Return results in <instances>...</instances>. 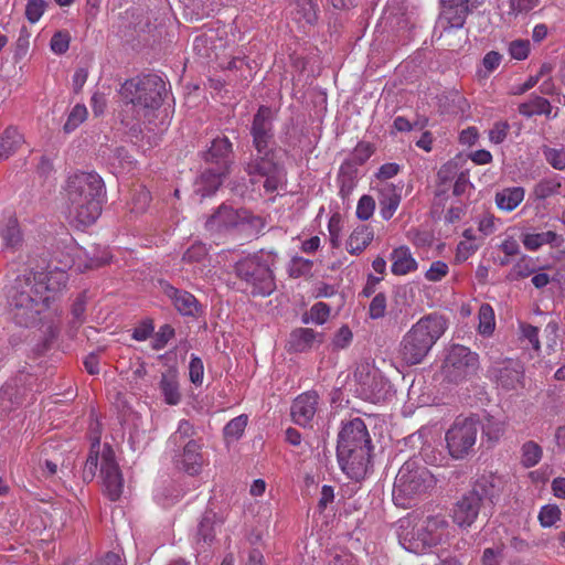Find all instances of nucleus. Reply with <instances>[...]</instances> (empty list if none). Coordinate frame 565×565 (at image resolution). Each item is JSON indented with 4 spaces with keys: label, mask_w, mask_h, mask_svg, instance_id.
Wrapping results in <instances>:
<instances>
[{
    "label": "nucleus",
    "mask_w": 565,
    "mask_h": 565,
    "mask_svg": "<svg viewBox=\"0 0 565 565\" xmlns=\"http://www.w3.org/2000/svg\"><path fill=\"white\" fill-rule=\"evenodd\" d=\"M379 191V203L381 206L380 213L384 220H390L396 212L402 200L403 184H393L390 182L379 183L376 185Z\"/></svg>",
    "instance_id": "a211bd4d"
},
{
    "label": "nucleus",
    "mask_w": 565,
    "mask_h": 565,
    "mask_svg": "<svg viewBox=\"0 0 565 565\" xmlns=\"http://www.w3.org/2000/svg\"><path fill=\"white\" fill-rule=\"evenodd\" d=\"M391 271L395 276H405L418 269V262L409 247L403 245L394 248L390 255Z\"/></svg>",
    "instance_id": "5701e85b"
},
{
    "label": "nucleus",
    "mask_w": 565,
    "mask_h": 565,
    "mask_svg": "<svg viewBox=\"0 0 565 565\" xmlns=\"http://www.w3.org/2000/svg\"><path fill=\"white\" fill-rule=\"evenodd\" d=\"M164 294L172 300L175 309L181 315L195 316L199 311L198 300L192 294L179 290L169 284L164 285Z\"/></svg>",
    "instance_id": "a878e982"
},
{
    "label": "nucleus",
    "mask_w": 565,
    "mask_h": 565,
    "mask_svg": "<svg viewBox=\"0 0 565 565\" xmlns=\"http://www.w3.org/2000/svg\"><path fill=\"white\" fill-rule=\"evenodd\" d=\"M543 456L542 447L535 441H526L521 448V462L525 468L536 466Z\"/></svg>",
    "instance_id": "58836bf2"
},
{
    "label": "nucleus",
    "mask_w": 565,
    "mask_h": 565,
    "mask_svg": "<svg viewBox=\"0 0 565 565\" xmlns=\"http://www.w3.org/2000/svg\"><path fill=\"white\" fill-rule=\"evenodd\" d=\"M509 53L515 60H525L530 53V42L527 40L512 41L509 45Z\"/></svg>",
    "instance_id": "052dcab7"
},
{
    "label": "nucleus",
    "mask_w": 565,
    "mask_h": 565,
    "mask_svg": "<svg viewBox=\"0 0 565 565\" xmlns=\"http://www.w3.org/2000/svg\"><path fill=\"white\" fill-rule=\"evenodd\" d=\"M387 299L385 294L379 292L373 297L369 306V316L371 319H380L385 316Z\"/></svg>",
    "instance_id": "3c124183"
},
{
    "label": "nucleus",
    "mask_w": 565,
    "mask_h": 565,
    "mask_svg": "<svg viewBox=\"0 0 565 565\" xmlns=\"http://www.w3.org/2000/svg\"><path fill=\"white\" fill-rule=\"evenodd\" d=\"M66 217L76 227L94 224L102 213L105 195L103 179L96 172H76L63 188Z\"/></svg>",
    "instance_id": "f03ea898"
},
{
    "label": "nucleus",
    "mask_w": 565,
    "mask_h": 565,
    "mask_svg": "<svg viewBox=\"0 0 565 565\" xmlns=\"http://www.w3.org/2000/svg\"><path fill=\"white\" fill-rule=\"evenodd\" d=\"M207 257V248L202 243L192 244L181 258L182 270L202 271Z\"/></svg>",
    "instance_id": "c756f323"
},
{
    "label": "nucleus",
    "mask_w": 565,
    "mask_h": 565,
    "mask_svg": "<svg viewBox=\"0 0 565 565\" xmlns=\"http://www.w3.org/2000/svg\"><path fill=\"white\" fill-rule=\"evenodd\" d=\"M399 166L394 162L384 163L382 164L376 174L375 178L380 183L387 182V180L394 178L399 172Z\"/></svg>",
    "instance_id": "0e129e2a"
},
{
    "label": "nucleus",
    "mask_w": 565,
    "mask_h": 565,
    "mask_svg": "<svg viewBox=\"0 0 565 565\" xmlns=\"http://www.w3.org/2000/svg\"><path fill=\"white\" fill-rule=\"evenodd\" d=\"M232 151V143L226 137H218L212 141L206 152V161L216 163V168L223 170L224 166L228 172V156Z\"/></svg>",
    "instance_id": "c85d7f7f"
},
{
    "label": "nucleus",
    "mask_w": 565,
    "mask_h": 565,
    "mask_svg": "<svg viewBox=\"0 0 565 565\" xmlns=\"http://www.w3.org/2000/svg\"><path fill=\"white\" fill-rule=\"evenodd\" d=\"M276 259V253L260 250L239 259L235 264V273L238 278L250 286L253 295L268 296L275 289L273 267Z\"/></svg>",
    "instance_id": "0eeeda50"
},
{
    "label": "nucleus",
    "mask_w": 565,
    "mask_h": 565,
    "mask_svg": "<svg viewBox=\"0 0 565 565\" xmlns=\"http://www.w3.org/2000/svg\"><path fill=\"white\" fill-rule=\"evenodd\" d=\"M319 396L316 392L299 395L292 403L291 417L297 425L306 427L313 419L318 408Z\"/></svg>",
    "instance_id": "6ab92c4d"
},
{
    "label": "nucleus",
    "mask_w": 565,
    "mask_h": 565,
    "mask_svg": "<svg viewBox=\"0 0 565 565\" xmlns=\"http://www.w3.org/2000/svg\"><path fill=\"white\" fill-rule=\"evenodd\" d=\"M87 108L84 105L77 104L71 110L67 120L64 125L65 132H72L87 118Z\"/></svg>",
    "instance_id": "49530a36"
},
{
    "label": "nucleus",
    "mask_w": 565,
    "mask_h": 565,
    "mask_svg": "<svg viewBox=\"0 0 565 565\" xmlns=\"http://www.w3.org/2000/svg\"><path fill=\"white\" fill-rule=\"evenodd\" d=\"M524 196L522 186L505 188L495 194V204L500 210L511 212L521 204Z\"/></svg>",
    "instance_id": "2f4dec72"
},
{
    "label": "nucleus",
    "mask_w": 565,
    "mask_h": 565,
    "mask_svg": "<svg viewBox=\"0 0 565 565\" xmlns=\"http://www.w3.org/2000/svg\"><path fill=\"white\" fill-rule=\"evenodd\" d=\"M100 472L106 494L116 501L121 495L124 481L110 448L103 451Z\"/></svg>",
    "instance_id": "2eb2a0df"
},
{
    "label": "nucleus",
    "mask_w": 565,
    "mask_h": 565,
    "mask_svg": "<svg viewBox=\"0 0 565 565\" xmlns=\"http://www.w3.org/2000/svg\"><path fill=\"white\" fill-rule=\"evenodd\" d=\"M564 242V237L554 231L525 233L522 235V243L527 250H537L543 245L559 247Z\"/></svg>",
    "instance_id": "cd10ccee"
},
{
    "label": "nucleus",
    "mask_w": 565,
    "mask_h": 565,
    "mask_svg": "<svg viewBox=\"0 0 565 565\" xmlns=\"http://www.w3.org/2000/svg\"><path fill=\"white\" fill-rule=\"evenodd\" d=\"M260 224V218L252 215L247 210H235L222 204L206 221V228L211 232L239 231L252 234Z\"/></svg>",
    "instance_id": "9d476101"
},
{
    "label": "nucleus",
    "mask_w": 565,
    "mask_h": 565,
    "mask_svg": "<svg viewBox=\"0 0 565 565\" xmlns=\"http://www.w3.org/2000/svg\"><path fill=\"white\" fill-rule=\"evenodd\" d=\"M245 170L253 182L255 177L265 178L264 188L267 192L278 190L286 181L284 168L276 161L273 149L257 152Z\"/></svg>",
    "instance_id": "f8f14e48"
},
{
    "label": "nucleus",
    "mask_w": 565,
    "mask_h": 565,
    "mask_svg": "<svg viewBox=\"0 0 565 565\" xmlns=\"http://www.w3.org/2000/svg\"><path fill=\"white\" fill-rule=\"evenodd\" d=\"M503 431V424L492 419H488V423L483 426V433L490 440H498Z\"/></svg>",
    "instance_id": "69168bd1"
},
{
    "label": "nucleus",
    "mask_w": 565,
    "mask_h": 565,
    "mask_svg": "<svg viewBox=\"0 0 565 565\" xmlns=\"http://www.w3.org/2000/svg\"><path fill=\"white\" fill-rule=\"evenodd\" d=\"M537 4V0H510V12L513 14L529 12Z\"/></svg>",
    "instance_id": "338daca9"
},
{
    "label": "nucleus",
    "mask_w": 565,
    "mask_h": 565,
    "mask_svg": "<svg viewBox=\"0 0 565 565\" xmlns=\"http://www.w3.org/2000/svg\"><path fill=\"white\" fill-rule=\"evenodd\" d=\"M443 10L438 19V26L443 31L460 29L470 11L469 1L441 2Z\"/></svg>",
    "instance_id": "f3484780"
},
{
    "label": "nucleus",
    "mask_w": 565,
    "mask_h": 565,
    "mask_svg": "<svg viewBox=\"0 0 565 565\" xmlns=\"http://www.w3.org/2000/svg\"><path fill=\"white\" fill-rule=\"evenodd\" d=\"M561 519V509L555 504H546L541 508L539 521L543 527L553 526Z\"/></svg>",
    "instance_id": "de8ad7c7"
},
{
    "label": "nucleus",
    "mask_w": 565,
    "mask_h": 565,
    "mask_svg": "<svg viewBox=\"0 0 565 565\" xmlns=\"http://www.w3.org/2000/svg\"><path fill=\"white\" fill-rule=\"evenodd\" d=\"M374 231L370 225L356 226L349 235L345 248L351 255H360L373 241Z\"/></svg>",
    "instance_id": "bb28decb"
},
{
    "label": "nucleus",
    "mask_w": 565,
    "mask_h": 565,
    "mask_svg": "<svg viewBox=\"0 0 565 565\" xmlns=\"http://www.w3.org/2000/svg\"><path fill=\"white\" fill-rule=\"evenodd\" d=\"M563 178L553 175L539 181L533 189V195L536 200H545L559 193Z\"/></svg>",
    "instance_id": "72a5a7b5"
},
{
    "label": "nucleus",
    "mask_w": 565,
    "mask_h": 565,
    "mask_svg": "<svg viewBox=\"0 0 565 565\" xmlns=\"http://www.w3.org/2000/svg\"><path fill=\"white\" fill-rule=\"evenodd\" d=\"M319 334L309 328H298L290 333L288 345L291 351L305 352L320 342Z\"/></svg>",
    "instance_id": "7c9ffc66"
},
{
    "label": "nucleus",
    "mask_w": 565,
    "mask_h": 565,
    "mask_svg": "<svg viewBox=\"0 0 565 565\" xmlns=\"http://www.w3.org/2000/svg\"><path fill=\"white\" fill-rule=\"evenodd\" d=\"M479 369V356L469 348L454 344L447 352L443 373L450 382H458L472 375Z\"/></svg>",
    "instance_id": "ddd939ff"
},
{
    "label": "nucleus",
    "mask_w": 565,
    "mask_h": 565,
    "mask_svg": "<svg viewBox=\"0 0 565 565\" xmlns=\"http://www.w3.org/2000/svg\"><path fill=\"white\" fill-rule=\"evenodd\" d=\"M478 331L480 334L489 337L495 328L494 310L489 303H482L478 311Z\"/></svg>",
    "instance_id": "c9c22d12"
},
{
    "label": "nucleus",
    "mask_w": 565,
    "mask_h": 565,
    "mask_svg": "<svg viewBox=\"0 0 565 565\" xmlns=\"http://www.w3.org/2000/svg\"><path fill=\"white\" fill-rule=\"evenodd\" d=\"M215 537L214 522L210 518H203L196 533V545L199 552L205 551V545H211Z\"/></svg>",
    "instance_id": "4c0bfd02"
},
{
    "label": "nucleus",
    "mask_w": 565,
    "mask_h": 565,
    "mask_svg": "<svg viewBox=\"0 0 565 565\" xmlns=\"http://www.w3.org/2000/svg\"><path fill=\"white\" fill-rule=\"evenodd\" d=\"M446 329L447 322L443 316L430 313L420 318L403 337L399 348L402 360L407 365L423 362Z\"/></svg>",
    "instance_id": "423d86ee"
},
{
    "label": "nucleus",
    "mask_w": 565,
    "mask_h": 565,
    "mask_svg": "<svg viewBox=\"0 0 565 565\" xmlns=\"http://www.w3.org/2000/svg\"><path fill=\"white\" fill-rule=\"evenodd\" d=\"M449 273V266L443 260H435L425 273V279L430 282H438Z\"/></svg>",
    "instance_id": "09e8293b"
},
{
    "label": "nucleus",
    "mask_w": 565,
    "mask_h": 565,
    "mask_svg": "<svg viewBox=\"0 0 565 565\" xmlns=\"http://www.w3.org/2000/svg\"><path fill=\"white\" fill-rule=\"evenodd\" d=\"M510 126L507 121H497L493 127L489 130V140L491 143L500 145L504 141L508 136Z\"/></svg>",
    "instance_id": "bf43d9fd"
},
{
    "label": "nucleus",
    "mask_w": 565,
    "mask_h": 565,
    "mask_svg": "<svg viewBox=\"0 0 565 565\" xmlns=\"http://www.w3.org/2000/svg\"><path fill=\"white\" fill-rule=\"evenodd\" d=\"M355 377L358 379L362 393L372 399H380L382 397V393L387 385V382L377 374V372L369 371V366H363L362 370L355 373Z\"/></svg>",
    "instance_id": "b1692460"
},
{
    "label": "nucleus",
    "mask_w": 565,
    "mask_h": 565,
    "mask_svg": "<svg viewBox=\"0 0 565 565\" xmlns=\"http://www.w3.org/2000/svg\"><path fill=\"white\" fill-rule=\"evenodd\" d=\"M502 559L501 547H489L483 551L482 564L483 565H499Z\"/></svg>",
    "instance_id": "774afa93"
},
{
    "label": "nucleus",
    "mask_w": 565,
    "mask_h": 565,
    "mask_svg": "<svg viewBox=\"0 0 565 565\" xmlns=\"http://www.w3.org/2000/svg\"><path fill=\"white\" fill-rule=\"evenodd\" d=\"M313 263L301 256H295L291 258L289 271L294 277H300L311 271Z\"/></svg>",
    "instance_id": "864d4df0"
},
{
    "label": "nucleus",
    "mask_w": 565,
    "mask_h": 565,
    "mask_svg": "<svg viewBox=\"0 0 565 565\" xmlns=\"http://www.w3.org/2000/svg\"><path fill=\"white\" fill-rule=\"evenodd\" d=\"M189 377L190 381L199 386L203 383L204 365L200 358L192 355L189 363Z\"/></svg>",
    "instance_id": "5fc2aeb1"
},
{
    "label": "nucleus",
    "mask_w": 565,
    "mask_h": 565,
    "mask_svg": "<svg viewBox=\"0 0 565 565\" xmlns=\"http://www.w3.org/2000/svg\"><path fill=\"white\" fill-rule=\"evenodd\" d=\"M151 196L150 192L143 188L137 190L131 199V210L141 213L146 211L150 203Z\"/></svg>",
    "instance_id": "13d9d810"
},
{
    "label": "nucleus",
    "mask_w": 565,
    "mask_h": 565,
    "mask_svg": "<svg viewBox=\"0 0 565 565\" xmlns=\"http://www.w3.org/2000/svg\"><path fill=\"white\" fill-rule=\"evenodd\" d=\"M435 484L430 471L416 461H406L398 470L394 488L393 500L396 505L409 508L414 501L423 497Z\"/></svg>",
    "instance_id": "6e6552de"
},
{
    "label": "nucleus",
    "mask_w": 565,
    "mask_h": 565,
    "mask_svg": "<svg viewBox=\"0 0 565 565\" xmlns=\"http://www.w3.org/2000/svg\"><path fill=\"white\" fill-rule=\"evenodd\" d=\"M375 210V201L370 195H363L360 198L358 205H356V216L362 220L366 221L369 220Z\"/></svg>",
    "instance_id": "6e6d98bb"
},
{
    "label": "nucleus",
    "mask_w": 565,
    "mask_h": 565,
    "mask_svg": "<svg viewBox=\"0 0 565 565\" xmlns=\"http://www.w3.org/2000/svg\"><path fill=\"white\" fill-rule=\"evenodd\" d=\"M98 449H99V438H96L92 444L90 452L86 459L84 465V478L93 479L98 465Z\"/></svg>",
    "instance_id": "8fccbe9b"
},
{
    "label": "nucleus",
    "mask_w": 565,
    "mask_h": 565,
    "mask_svg": "<svg viewBox=\"0 0 565 565\" xmlns=\"http://www.w3.org/2000/svg\"><path fill=\"white\" fill-rule=\"evenodd\" d=\"M215 34L210 32H204L201 35L195 36L193 42V49L199 52L202 56L210 57L212 50L216 49V45L214 43L215 41Z\"/></svg>",
    "instance_id": "a18cd8bd"
},
{
    "label": "nucleus",
    "mask_w": 565,
    "mask_h": 565,
    "mask_svg": "<svg viewBox=\"0 0 565 565\" xmlns=\"http://www.w3.org/2000/svg\"><path fill=\"white\" fill-rule=\"evenodd\" d=\"M146 375V363L143 361L137 360L130 363V366L126 372V380L128 381L131 390H140Z\"/></svg>",
    "instance_id": "a19ab883"
},
{
    "label": "nucleus",
    "mask_w": 565,
    "mask_h": 565,
    "mask_svg": "<svg viewBox=\"0 0 565 565\" xmlns=\"http://www.w3.org/2000/svg\"><path fill=\"white\" fill-rule=\"evenodd\" d=\"M452 536L454 529L443 513L408 515L398 521V542L411 553L425 554Z\"/></svg>",
    "instance_id": "20e7f679"
},
{
    "label": "nucleus",
    "mask_w": 565,
    "mask_h": 565,
    "mask_svg": "<svg viewBox=\"0 0 565 565\" xmlns=\"http://www.w3.org/2000/svg\"><path fill=\"white\" fill-rule=\"evenodd\" d=\"M308 316L309 318L305 319V322L310 320L315 323L322 324L328 320L330 316V307L324 302H317L311 307Z\"/></svg>",
    "instance_id": "603ef678"
},
{
    "label": "nucleus",
    "mask_w": 565,
    "mask_h": 565,
    "mask_svg": "<svg viewBox=\"0 0 565 565\" xmlns=\"http://www.w3.org/2000/svg\"><path fill=\"white\" fill-rule=\"evenodd\" d=\"M542 153L545 160L556 170L565 169V147L543 146Z\"/></svg>",
    "instance_id": "79ce46f5"
},
{
    "label": "nucleus",
    "mask_w": 565,
    "mask_h": 565,
    "mask_svg": "<svg viewBox=\"0 0 565 565\" xmlns=\"http://www.w3.org/2000/svg\"><path fill=\"white\" fill-rule=\"evenodd\" d=\"M503 490V481L495 475H482L475 482L471 491H469L478 501L483 504L489 502L494 504Z\"/></svg>",
    "instance_id": "dca6fc26"
},
{
    "label": "nucleus",
    "mask_w": 565,
    "mask_h": 565,
    "mask_svg": "<svg viewBox=\"0 0 565 565\" xmlns=\"http://www.w3.org/2000/svg\"><path fill=\"white\" fill-rule=\"evenodd\" d=\"M228 172L224 166L221 169H206L194 182V193L201 198L213 195L223 183L224 177Z\"/></svg>",
    "instance_id": "4be33fe9"
},
{
    "label": "nucleus",
    "mask_w": 565,
    "mask_h": 565,
    "mask_svg": "<svg viewBox=\"0 0 565 565\" xmlns=\"http://www.w3.org/2000/svg\"><path fill=\"white\" fill-rule=\"evenodd\" d=\"M291 14L298 23L312 24L317 20L316 4L312 0H297Z\"/></svg>",
    "instance_id": "f704fd0d"
},
{
    "label": "nucleus",
    "mask_w": 565,
    "mask_h": 565,
    "mask_svg": "<svg viewBox=\"0 0 565 565\" xmlns=\"http://www.w3.org/2000/svg\"><path fill=\"white\" fill-rule=\"evenodd\" d=\"M194 435L193 425L182 419L168 440L169 446L174 451L173 461L175 466L190 476L199 475L204 465L202 444L194 438Z\"/></svg>",
    "instance_id": "1a4fd4ad"
},
{
    "label": "nucleus",
    "mask_w": 565,
    "mask_h": 565,
    "mask_svg": "<svg viewBox=\"0 0 565 565\" xmlns=\"http://www.w3.org/2000/svg\"><path fill=\"white\" fill-rule=\"evenodd\" d=\"M519 113L525 117L550 114L551 105L547 99L540 96H535L531 98L529 102L522 103L519 106Z\"/></svg>",
    "instance_id": "e433bc0d"
},
{
    "label": "nucleus",
    "mask_w": 565,
    "mask_h": 565,
    "mask_svg": "<svg viewBox=\"0 0 565 565\" xmlns=\"http://www.w3.org/2000/svg\"><path fill=\"white\" fill-rule=\"evenodd\" d=\"M250 134L253 136V145L257 152L273 149V113L270 108L262 106L254 116Z\"/></svg>",
    "instance_id": "4468645a"
},
{
    "label": "nucleus",
    "mask_w": 565,
    "mask_h": 565,
    "mask_svg": "<svg viewBox=\"0 0 565 565\" xmlns=\"http://www.w3.org/2000/svg\"><path fill=\"white\" fill-rule=\"evenodd\" d=\"M46 3L43 0H29L25 8L26 19L31 23L38 22L43 15Z\"/></svg>",
    "instance_id": "4d7b16f0"
},
{
    "label": "nucleus",
    "mask_w": 565,
    "mask_h": 565,
    "mask_svg": "<svg viewBox=\"0 0 565 565\" xmlns=\"http://www.w3.org/2000/svg\"><path fill=\"white\" fill-rule=\"evenodd\" d=\"M479 422L475 418H458L446 431L445 440L454 459H463L472 450L479 434Z\"/></svg>",
    "instance_id": "9b49d317"
},
{
    "label": "nucleus",
    "mask_w": 565,
    "mask_h": 565,
    "mask_svg": "<svg viewBox=\"0 0 565 565\" xmlns=\"http://www.w3.org/2000/svg\"><path fill=\"white\" fill-rule=\"evenodd\" d=\"M23 143V136L17 128L9 127L0 137V160L8 159Z\"/></svg>",
    "instance_id": "473e14b6"
},
{
    "label": "nucleus",
    "mask_w": 565,
    "mask_h": 565,
    "mask_svg": "<svg viewBox=\"0 0 565 565\" xmlns=\"http://www.w3.org/2000/svg\"><path fill=\"white\" fill-rule=\"evenodd\" d=\"M247 416L239 415L230 420L224 427V436L226 439L237 440L244 433L247 426Z\"/></svg>",
    "instance_id": "c03bdc74"
},
{
    "label": "nucleus",
    "mask_w": 565,
    "mask_h": 565,
    "mask_svg": "<svg viewBox=\"0 0 565 565\" xmlns=\"http://www.w3.org/2000/svg\"><path fill=\"white\" fill-rule=\"evenodd\" d=\"M481 503L470 492L466 493L455 505L452 519L460 527L470 526L477 519Z\"/></svg>",
    "instance_id": "aec40b11"
},
{
    "label": "nucleus",
    "mask_w": 565,
    "mask_h": 565,
    "mask_svg": "<svg viewBox=\"0 0 565 565\" xmlns=\"http://www.w3.org/2000/svg\"><path fill=\"white\" fill-rule=\"evenodd\" d=\"M499 224H501L500 218L492 214H486L480 218L478 228L483 235H491L498 230Z\"/></svg>",
    "instance_id": "e2e57ef3"
},
{
    "label": "nucleus",
    "mask_w": 565,
    "mask_h": 565,
    "mask_svg": "<svg viewBox=\"0 0 565 565\" xmlns=\"http://www.w3.org/2000/svg\"><path fill=\"white\" fill-rule=\"evenodd\" d=\"M158 387L166 404L175 406L181 402L182 393L177 369L169 367L162 372Z\"/></svg>",
    "instance_id": "412c9836"
},
{
    "label": "nucleus",
    "mask_w": 565,
    "mask_h": 565,
    "mask_svg": "<svg viewBox=\"0 0 565 565\" xmlns=\"http://www.w3.org/2000/svg\"><path fill=\"white\" fill-rule=\"evenodd\" d=\"M50 46L56 54L65 53L70 46V35L65 32H56L51 39Z\"/></svg>",
    "instance_id": "680f3d73"
},
{
    "label": "nucleus",
    "mask_w": 565,
    "mask_h": 565,
    "mask_svg": "<svg viewBox=\"0 0 565 565\" xmlns=\"http://www.w3.org/2000/svg\"><path fill=\"white\" fill-rule=\"evenodd\" d=\"M491 373L497 382L507 390H514L522 383L523 372L521 367L512 361H507L493 366Z\"/></svg>",
    "instance_id": "393cba45"
},
{
    "label": "nucleus",
    "mask_w": 565,
    "mask_h": 565,
    "mask_svg": "<svg viewBox=\"0 0 565 565\" xmlns=\"http://www.w3.org/2000/svg\"><path fill=\"white\" fill-rule=\"evenodd\" d=\"M166 93V83L154 74L126 81L120 88L124 102L120 111L121 122L126 126H132L135 121L141 120L151 124V118L161 106Z\"/></svg>",
    "instance_id": "7ed1b4c3"
},
{
    "label": "nucleus",
    "mask_w": 565,
    "mask_h": 565,
    "mask_svg": "<svg viewBox=\"0 0 565 565\" xmlns=\"http://www.w3.org/2000/svg\"><path fill=\"white\" fill-rule=\"evenodd\" d=\"M0 234L7 247H17L22 241L17 218H9L2 226Z\"/></svg>",
    "instance_id": "ea45409f"
},
{
    "label": "nucleus",
    "mask_w": 565,
    "mask_h": 565,
    "mask_svg": "<svg viewBox=\"0 0 565 565\" xmlns=\"http://www.w3.org/2000/svg\"><path fill=\"white\" fill-rule=\"evenodd\" d=\"M67 274L54 268L47 271H30L15 279L9 294V303L14 322L32 327L65 287Z\"/></svg>",
    "instance_id": "f257e3e1"
},
{
    "label": "nucleus",
    "mask_w": 565,
    "mask_h": 565,
    "mask_svg": "<svg viewBox=\"0 0 565 565\" xmlns=\"http://www.w3.org/2000/svg\"><path fill=\"white\" fill-rule=\"evenodd\" d=\"M535 273V268L533 266L532 259L527 256H522L519 260L513 265L512 269L509 273L508 278L511 280H519L521 278L529 277Z\"/></svg>",
    "instance_id": "37998d69"
},
{
    "label": "nucleus",
    "mask_w": 565,
    "mask_h": 565,
    "mask_svg": "<svg viewBox=\"0 0 565 565\" xmlns=\"http://www.w3.org/2000/svg\"><path fill=\"white\" fill-rule=\"evenodd\" d=\"M337 457L349 478L360 480L365 477L371 459V438L361 418L343 424L339 433Z\"/></svg>",
    "instance_id": "39448f33"
}]
</instances>
